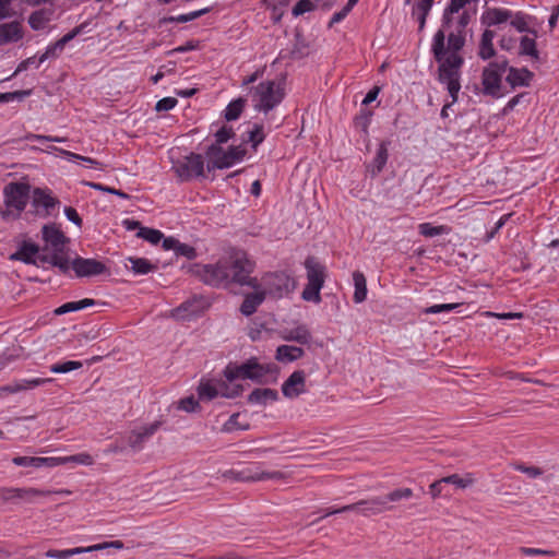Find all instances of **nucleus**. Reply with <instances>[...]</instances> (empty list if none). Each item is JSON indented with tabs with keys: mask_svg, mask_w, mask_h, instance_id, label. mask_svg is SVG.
<instances>
[{
	"mask_svg": "<svg viewBox=\"0 0 559 559\" xmlns=\"http://www.w3.org/2000/svg\"><path fill=\"white\" fill-rule=\"evenodd\" d=\"M465 46V34L451 32L445 36L444 28L436 32L432 38L431 52L438 62V81L447 85L453 102H457L461 90V68L464 58L459 53Z\"/></svg>",
	"mask_w": 559,
	"mask_h": 559,
	"instance_id": "obj_1",
	"label": "nucleus"
},
{
	"mask_svg": "<svg viewBox=\"0 0 559 559\" xmlns=\"http://www.w3.org/2000/svg\"><path fill=\"white\" fill-rule=\"evenodd\" d=\"M254 263L248 259L243 251H235L215 264L194 265L193 271L200 278L211 286H227L231 283L259 288L255 277H251Z\"/></svg>",
	"mask_w": 559,
	"mask_h": 559,
	"instance_id": "obj_2",
	"label": "nucleus"
},
{
	"mask_svg": "<svg viewBox=\"0 0 559 559\" xmlns=\"http://www.w3.org/2000/svg\"><path fill=\"white\" fill-rule=\"evenodd\" d=\"M278 371L275 364H260L257 357H251L241 365L229 362L224 370V376L228 381L248 379L259 384H265L269 382L267 376H272V382H275Z\"/></svg>",
	"mask_w": 559,
	"mask_h": 559,
	"instance_id": "obj_3",
	"label": "nucleus"
},
{
	"mask_svg": "<svg viewBox=\"0 0 559 559\" xmlns=\"http://www.w3.org/2000/svg\"><path fill=\"white\" fill-rule=\"evenodd\" d=\"M31 186L27 182L13 181L3 188L5 210H0L3 219L19 218L29 199Z\"/></svg>",
	"mask_w": 559,
	"mask_h": 559,
	"instance_id": "obj_4",
	"label": "nucleus"
},
{
	"mask_svg": "<svg viewBox=\"0 0 559 559\" xmlns=\"http://www.w3.org/2000/svg\"><path fill=\"white\" fill-rule=\"evenodd\" d=\"M480 2L487 5V0H450V3L443 11L442 27L450 28L453 23V15L462 10L456 22L455 32L465 34V28L477 13V7Z\"/></svg>",
	"mask_w": 559,
	"mask_h": 559,
	"instance_id": "obj_5",
	"label": "nucleus"
},
{
	"mask_svg": "<svg viewBox=\"0 0 559 559\" xmlns=\"http://www.w3.org/2000/svg\"><path fill=\"white\" fill-rule=\"evenodd\" d=\"M254 108L258 111L269 112L284 98V88L275 81H264L251 88Z\"/></svg>",
	"mask_w": 559,
	"mask_h": 559,
	"instance_id": "obj_6",
	"label": "nucleus"
},
{
	"mask_svg": "<svg viewBox=\"0 0 559 559\" xmlns=\"http://www.w3.org/2000/svg\"><path fill=\"white\" fill-rule=\"evenodd\" d=\"M413 496L411 488H397L383 496L372 497L370 499L360 500L361 514L364 516L377 515L393 510V502L402 499H408Z\"/></svg>",
	"mask_w": 559,
	"mask_h": 559,
	"instance_id": "obj_7",
	"label": "nucleus"
},
{
	"mask_svg": "<svg viewBox=\"0 0 559 559\" xmlns=\"http://www.w3.org/2000/svg\"><path fill=\"white\" fill-rule=\"evenodd\" d=\"M246 155V150L241 145L229 146L225 151L217 144L207 147L205 156L207 157V169H225L231 167L236 162L241 160Z\"/></svg>",
	"mask_w": 559,
	"mask_h": 559,
	"instance_id": "obj_8",
	"label": "nucleus"
},
{
	"mask_svg": "<svg viewBox=\"0 0 559 559\" xmlns=\"http://www.w3.org/2000/svg\"><path fill=\"white\" fill-rule=\"evenodd\" d=\"M508 60L493 61L488 64L483 71L481 83L484 87V94L492 97L500 95L501 78L508 69Z\"/></svg>",
	"mask_w": 559,
	"mask_h": 559,
	"instance_id": "obj_9",
	"label": "nucleus"
},
{
	"mask_svg": "<svg viewBox=\"0 0 559 559\" xmlns=\"http://www.w3.org/2000/svg\"><path fill=\"white\" fill-rule=\"evenodd\" d=\"M264 290L273 298H282L295 288L294 280L284 272L267 274L263 277Z\"/></svg>",
	"mask_w": 559,
	"mask_h": 559,
	"instance_id": "obj_10",
	"label": "nucleus"
},
{
	"mask_svg": "<svg viewBox=\"0 0 559 559\" xmlns=\"http://www.w3.org/2000/svg\"><path fill=\"white\" fill-rule=\"evenodd\" d=\"M174 169L178 177L188 181L193 177H199L204 175V160L201 154L191 153L186 156L182 160H178L174 166Z\"/></svg>",
	"mask_w": 559,
	"mask_h": 559,
	"instance_id": "obj_11",
	"label": "nucleus"
},
{
	"mask_svg": "<svg viewBox=\"0 0 559 559\" xmlns=\"http://www.w3.org/2000/svg\"><path fill=\"white\" fill-rule=\"evenodd\" d=\"M41 235L43 240L45 241L43 251L50 248L53 252L67 255L66 247L70 242V239L56 224L44 225L41 228Z\"/></svg>",
	"mask_w": 559,
	"mask_h": 559,
	"instance_id": "obj_12",
	"label": "nucleus"
},
{
	"mask_svg": "<svg viewBox=\"0 0 559 559\" xmlns=\"http://www.w3.org/2000/svg\"><path fill=\"white\" fill-rule=\"evenodd\" d=\"M59 204V200L47 189L35 188L32 195V206L35 215L48 217Z\"/></svg>",
	"mask_w": 559,
	"mask_h": 559,
	"instance_id": "obj_13",
	"label": "nucleus"
},
{
	"mask_svg": "<svg viewBox=\"0 0 559 559\" xmlns=\"http://www.w3.org/2000/svg\"><path fill=\"white\" fill-rule=\"evenodd\" d=\"M72 269L78 277H91L105 273L107 266L102 261L91 258L76 257L70 261Z\"/></svg>",
	"mask_w": 559,
	"mask_h": 559,
	"instance_id": "obj_14",
	"label": "nucleus"
},
{
	"mask_svg": "<svg viewBox=\"0 0 559 559\" xmlns=\"http://www.w3.org/2000/svg\"><path fill=\"white\" fill-rule=\"evenodd\" d=\"M306 391V373L304 370L294 371L282 384V393L287 399H295Z\"/></svg>",
	"mask_w": 559,
	"mask_h": 559,
	"instance_id": "obj_15",
	"label": "nucleus"
},
{
	"mask_svg": "<svg viewBox=\"0 0 559 559\" xmlns=\"http://www.w3.org/2000/svg\"><path fill=\"white\" fill-rule=\"evenodd\" d=\"M160 425L162 421L156 420L139 430H132L127 439L129 447L134 451L142 450L144 442L159 429Z\"/></svg>",
	"mask_w": 559,
	"mask_h": 559,
	"instance_id": "obj_16",
	"label": "nucleus"
},
{
	"mask_svg": "<svg viewBox=\"0 0 559 559\" xmlns=\"http://www.w3.org/2000/svg\"><path fill=\"white\" fill-rule=\"evenodd\" d=\"M38 252H40L38 245L29 240H23L16 251L10 254L9 259L11 261H21L25 264L36 265V255Z\"/></svg>",
	"mask_w": 559,
	"mask_h": 559,
	"instance_id": "obj_17",
	"label": "nucleus"
},
{
	"mask_svg": "<svg viewBox=\"0 0 559 559\" xmlns=\"http://www.w3.org/2000/svg\"><path fill=\"white\" fill-rule=\"evenodd\" d=\"M84 27H85V24H81V25L74 27L71 32H69L68 34L62 36L55 44L48 46L46 51L39 57L38 64H41L49 58H56L58 56V52L62 51L64 46L69 41H71L74 37H76L79 34H81Z\"/></svg>",
	"mask_w": 559,
	"mask_h": 559,
	"instance_id": "obj_18",
	"label": "nucleus"
},
{
	"mask_svg": "<svg viewBox=\"0 0 559 559\" xmlns=\"http://www.w3.org/2000/svg\"><path fill=\"white\" fill-rule=\"evenodd\" d=\"M307 270L308 284L313 288H322L324 284V266L321 265L313 257H308L305 261Z\"/></svg>",
	"mask_w": 559,
	"mask_h": 559,
	"instance_id": "obj_19",
	"label": "nucleus"
},
{
	"mask_svg": "<svg viewBox=\"0 0 559 559\" xmlns=\"http://www.w3.org/2000/svg\"><path fill=\"white\" fill-rule=\"evenodd\" d=\"M23 36V28L19 21L0 24V46L17 43Z\"/></svg>",
	"mask_w": 559,
	"mask_h": 559,
	"instance_id": "obj_20",
	"label": "nucleus"
},
{
	"mask_svg": "<svg viewBox=\"0 0 559 559\" xmlns=\"http://www.w3.org/2000/svg\"><path fill=\"white\" fill-rule=\"evenodd\" d=\"M15 495H14V502H17L20 500L26 501V502H33L34 498L36 497H46L50 495H70L71 492L67 489L61 490H39L36 488H15Z\"/></svg>",
	"mask_w": 559,
	"mask_h": 559,
	"instance_id": "obj_21",
	"label": "nucleus"
},
{
	"mask_svg": "<svg viewBox=\"0 0 559 559\" xmlns=\"http://www.w3.org/2000/svg\"><path fill=\"white\" fill-rule=\"evenodd\" d=\"M254 289L255 292L249 293L245 296L239 309L240 312L246 317L253 314L258 307L264 301L266 296V292L258 290V288Z\"/></svg>",
	"mask_w": 559,
	"mask_h": 559,
	"instance_id": "obj_22",
	"label": "nucleus"
},
{
	"mask_svg": "<svg viewBox=\"0 0 559 559\" xmlns=\"http://www.w3.org/2000/svg\"><path fill=\"white\" fill-rule=\"evenodd\" d=\"M37 261L41 263H48L55 267H58L62 274H67L70 270V260L68 255H61L53 251L51 254L38 252V254L36 255V262Z\"/></svg>",
	"mask_w": 559,
	"mask_h": 559,
	"instance_id": "obj_23",
	"label": "nucleus"
},
{
	"mask_svg": "<svg viewBox=\"0 0 559 559\" xmlns=\"http://www.w3.org/2000/svg\"><path fill=\"white\" fill-rule=\"evenodd\" d=\"M509 71L507 76V82L512 86H528L531 80L533 79L534 74L526 68L516 69L513 67H510L507 69Z\"/></svg>",
	"mask_w": 559,
	"mask_h": 559,
	"instance_id": "obj_24",
	"label": "nucleus"
},
{
	"mask_svg": "<svg viewBox=\"0 0 559 559\" xmlns=\"http://www.w3.org/2000/svg\"><path fill=\"white\" fill-rule=\"evenodd\" d=\"M94 305L105 307L107 304L104 301H96L91 298H84L79 301H69V302L61 305L60 307H58L55 310V314L61 316V314H66L69 312L79 311V310L85 309V308L94 306Z\"/></svg>",
	"mask_w": 559,
	"mask_h": 559,
	"instance_id": "obj_25",
	"label": "nucleus"
},
{
	"mask_svg": "<svg viewBox=\"0 0 559 559\" xmlns=\"http://www.w3.org/2000/svg\"><path fill=\"white\" fill-rule=\"evenodd\" d=\"M282 337L287 342H296L301 345L309 344L312 338L309 329L305 324H300L295 329L285 330Z\"/></svg>",
	"mask_w": 559,
	"mask_h": 559,
	"instance_id": "obj_26",
	"label": "nucleus"
},
{
	"mask_svg": "<svg viewBox=\"0 0 559 559\" xmlns=\"http://www.w3.org/2000/svg\"><path fill=\"white\" fill-rule=\"evenodd\" d=\"M305 355L301 347L292 345H280L276 348L275 359L281 362H293L300 359Z\"/></svg>",
	"mask_w": 559,
	"mask_h": 559,
	"instance_id": "obj_27",
	"label": "nucleus"
},
{
	"mask_svg": "<svg viewBox=\"0 0 559 559\" xmlns=\"http://www.w3.org/2000/svg\"><path fill=\"white\" fill-rule=\"evenodd\" d=\"M512 17V12L509 10L492 8L488 9L481 16L483 24L493 26L502 24Z\"/></svg>",
	"mask_w": 559,
	"mask_h": 559,
	"instance_id": "obj_28",
	"label": "nucleus"
},
{
	"mask_svg": "<svg viewBox=\"0 0 559 559\" xmlns=\"http://www.w3.org/2000/svg\"><path fill=\"white\" fill-rule=\"evenodd\" d=\"M51 379H41V378H35L32 380H23L21 382L10 383L2 388H0V394H13L17 393L20 391L26 390L28 388H35L41 384H45L47 382H50Z\"/></svg>",
	"mask_w": 559,
	"mask_h": 559,
	"instance_id": "obj_29",
	"label": "nucleus"
},
{
	"mask_svg": "<svg viewBox=\"0 0 559 559\" xmlns=\"http://www.w3.org/2000/svg\"><path fill=\"white\" fill-rule=\"evenodd\" d=\"M496 33L491 29H485L481 34L478 56L483 60H488L496 56V50L493 48L492 40L495 38Z\"/></svg>",
	"mask_w": 559,
	"mask_h": 559,
	"instance_id": "obj_30",
	"label": "nucleus"
},
{
	"mask_svg": "<svg viewBox=\"0 0 559 559\" xmlns=\"http://www.w3.org/2000/svg\"><path fill=\"white\" fill-rule=\"evenodd\" d=\"M278 399V393L274 389H254L248 395V402L251 404H266L267 401H276Z\"/></svg>",
	"mask_w": 559,
	"mask_h": 559,
	"instance_id": "obj_31",
	"label": "nucleus"
},
{
	"mask_svg": "<svg viewBox=\"0 0 559 559\" xmlns=\"http://www.w3.org/2000/svg\"><path fill=\"white\" fill-rule=\"evenodd\" d=\"M53 11L51 9H40L34 11L28 16V24L34 31H39L51 20Z\"/></svg>",
	"mask_w": 559,
	"mask_h": 559,
	"instance_id": "obj_32",
	"label": "nucleus"
},
{
	"mask_svg": "<svg viewBox=\"0 0 559 559\" xmlns=\"http://www.w3.org/2000/svg\"><path fill=\"white\" fill-rule=\"evenodd\" d=\"M390 142L389 141H382L379 145L378 152L376 154V157L373 158L372 165H371V174L372 176H377L380 174L388 160V146Z\"/></svg>",
	"mask_w": 559,
	"mask_h": 559,
	"instance_id": "obj_33",
	"label": "nucleus"
},
{
	"mask_svg": "<svg viewBox=\"0 0 559 559\" xmlns=\"http://www.w3.org/2000/svg\"><path fill=\"white\" fill-rule=\"evenodd\" d=\"M353 280L355 285V293H354V301L356 304H361L367 298V281L365 275L360 271H355L353 273Z\"/></svg>",
	"mask_w": 559,
	"mask_h": 559,
	"instance_id": "obj_34",
	"label": "nucleus"
},
{
	"mask_svg": "<svg viewBox=\"0 0 559 559\" xmlns=\"http://www.w3.org/2000/svg\"><path fill=\"white\" fill-rule=\"evenodd\" d=\"M224 477L238 480V481H259V468H245L241 471H227L224 473Z\"/></svg>",
	"mask_w": 559,
	"mask_h": 559,
	"instance_id": "obj_35",
	"label": "nucleus"
},
{
	"mask_svg": "<svg viewBox=\"0 0 559 559\" xmlns=\"http://www.w3.org/2000/svg\"><path fill=\"white\" fill-rule=\"evenodd\" d=\"M309 55V44L299 29L295 32V44L290 50L294 59H301Z\"/></svg>",
	"mask_w": 559,
	"mask_h": 559,
	"instance_id": "obj_36",
	"label": "nucleus"
},
{
	"mask_svg": "<svg viewBox=\"0 0 559 559\" xmlns=\"http://www.w3.org/2000/svg\"><path fill=\"white\" fill-rule=\"evenodd\" d=\"M247 99L239 97L233 102H230L226 109H225V119L227 121H234L237 120L241 112L243 111V108L246 106Z\"/></svg>",
	"mask_w": 559,
	"mask_h": 559,
	"instance_id": "obj_37",
	"label": "nucleus"
},
{
	"mask_svg": "<svg viewBox=\"0 0 559 559\" xmlns=\"http://www.w3.org/2000/svg\"><path fill=\"white\" fill-rule=\"evenodd\" d=\"M128 261L131 264V270L138 275H144L156 270V265L144 258L131 257Z\"/></svg>",
	"mask_w": 559,
	"mask_h": 559,
	"instance_id": "obj_38",
	"label": "nucleus"
},
{
	"mask_svg": "<svg viewBox=\"0 0 559 559\" xmlns=\"http://www.w3.org/2000/svg\"><path fill=\"white\" fill-rule=\"evenodd\" d=\"M520 56H528L533 59L539 58V52L536 48L535 38H530L527 36H523L520 40Z\"/></svg>",
	"mask_w": 559,
	"mask_h": 559,
	"instance_id": "obj_39",
	"label": "nucleus"
},
{
	"mask_svg": "<svg viewBox=\"0 0 559 559\" xmlns=\"http://www.w3.org/2000/svg\"><path fill=\"white\" fill-rule=\"evenodd\" d=\"M530 16H527L526 14L522 13V12H516L515 14L512 13V17H511V25L519 32H527V33H531L533 34L535 37L537 36V33L535 29H532L528 27V22H527V19Z\"/></svg>",
	"mask_w": 559,
	"mask_h": 559,
	"instance_id": "obj_40",
	"label": "nucleus"
},
{
	"mask_svg": "<svg viewBox=\"0 0 559 559\" xmlns=\"http://www.w3.org/2000/svg\"><path fill=\"white\" fill-rule=\"evenodd\" d=\"M265 134L263 131V126L259 123H254L253 128L248 131V139L243 140V142H250L252 144L253 150H257L258 145L264 141Z\"/></svg>",
	"mask_w": 559,
	"mask_h": 559,
	"instance_id": "obj_41",
	"label": "nucleus"
},
{
	"mask_svg": "<svg viewBox=\"0 0 559 559\" xmlns=\"http://www.w3.org/2000/svg\"><path fill=\"white\" fill-rule=\"evenodd\" d=\"M138 237L157 245L163 239V233L154 228L143 227L138 231Z\"/></svg>",
	"mask_w": 559,
	"mask_h": 559,
	"instance_id": "obj_42",
	"label": "nucleus"
},
{
	"mask_svg": "<svg viewBox=\"0 0 559 559\" xmlns=\"http://www.w3.org/2000/svg\"><path fill=\"white\" fill-rule=\"evenodd\" d=\"M32 94V90L14 91L0 93V103H9L13 100L22 102Z\"/></svg>",
	"mask_w": 559,
	"mask_h": 559,
	"instance_id": "obj_43",
	"label": "nucleus"
},
{
	"mask_svg": "<svg viewBox=\"0 0 559 559\" xmlns=\"http://www.w3.org/2000/svg\"><path fill=\"white\" fill-rule=\"evenodd\" d=\"M198 394L201 400L210 401L215 399L219 394V392L210 382H201L198 386Z\"/></svg>",
	"mask_w": 559,
	"mask_h": 559,
	"instance_id": "obj_44",
	"label": "nucleus"
},
{
	"mask_svg": "<svg viewBox=\"0 0 559 559\" xmlns=\"http://www.w3.org/2000/svg\"><path fill=\"white\" fill-rule=\"evenodd\" d=\"M82 367L81 361L68 360L60 364H55L50 367V371L53 373H67L72 370L80 369Z\"/></svg>",
	"mask_w": 559,
	"mask_h": 559,
	"instance_id": "obj_45",
	"label": "nucleus"
},
{
	"mask_svg": "<svg viewBox=\"0 0 559 559\" xmlns=\"http://www.w3.org/2000/svg\"><path fill=\"white\" fill-rule=\"evenodd\" d=\"M448 228L443 225L432 226L429 223H423L419 225V233L425 237H435L447 233Z\"/></svg>",
	"mask_w": 559,
	"mask_h": 559,
	"instance_id": "obj_46",
	"label": "nucleus"
},
{
	"mask_svg": "<svg viewBox=\"0 0 559 559\" xmlns=\"http://www.w3.org/2000/svg\"><path fill=\"white\" fill-rule=\"evenodd\" d=\"M441 481L444 484H451V485H454L456 486L457 488H466L468 486H471L473 484V478L468 477V478H462L460 475L457 474H452V475H449V476H445V477H442L441 478Z\"/></svg>",
	"mask_w": 559,
	"mask_h": 559,
	"instance_id": "obj_47",
	"label": "nucleus"
},
{
	"mask_svg": "<svg viewBox=\"0 0 559 559\" xmlns=\"http://www.w3.org/2000/svg\"><path fill=\"white\" fill-rule=\"evenodd\" d=\"M320 290L321 288H313L312 285L307 284L302 290L301 297L306 301H313L319 304L321 301Z\"/></svg>",
	"mask_w": 559,
	"mask_h": 559,
	"instance_id": "obj_48",
	"label": "nucleus"
},
{
	"mask_svg": "<svg viewBox=\"0 0 559 559\" xmlns=\"http://www.w3.org/2000/svg\"><path fill=\"white\" fill-rule=\"evenodd\" d=\"M235 135L234 129L231 127L223 126L216 133H215V143L218 146L226 143L229 139H231Z\"/></svg>",
	"mask_w": 559,
	"mask_h": 559,
	"instance_id": "obj_49",
	"label": "nucleus"
},
{
	"mask_svg": "<svg viewBox=\"0 0 559 559\" xmlns=\"http://www.w3.org/2000/svg\"><path fill=\"white\" fill-rule=\"evenodd\" d=\"M175 254L177 257H185L189 260H193L197 257L195 248L187 243L178 242Z\"/></svg>",
	"mask_w": 559,
	"mask_h": 559,
	"instance_id": "obj_50",
	"label": "nucleus"
},
{
	"mask_svg": "<svg viewBox=\"0 0 559 559\" xmlns=\"http://www.w3.org/2000/svg\"><path fill=\"white\" fill-rule=\"evenodd\" d=\"M316 9V4L311 0H299L295 7L293 8V15L298 16L304 13L313 11Z\"/></svg>",
	"mask_w": 559,
	"mask_h": 559,
	"instance_id": "obj_51",
	"label": "nucleus"
},
{
	"mask_svg": "<svg viewBox=\"0 0 559 559\" xmlns=\"http://www.w3.org/2000/svg\"><path fill=\"white\" fill-rule=\"evenodd\" d=\"M178 408L186 411L188 413H192L200 408V404H199L198 400H195L194 396L191 395V396L181 399L178 403Z\"/></svg>",
	"mask_w": 559,
	"mask_h": 559,
	"instance_id": "obj_52",
	"label": "nucleus"
},
{
	"mask_svg": "<svg viewBox=\"0 0 559 559\" xmlns=\"http://www.w3.org/2000/svg\"><path fill=\"white\" fill-rule=\"evenodd\" d=\"M461 304L453 302V304H442V305H433L430 307H427L424 312L427 314H436L443 311H451L455 308H457Z\"/></svg>",
	"mask_w": 559,
	"mask_h": 559,
	"instance_id": "obj_53",
	"label": "nucleus"
},
{
	"mask_svg": "<svg viewBox=\"0 0 559 559\" xmlns=\"http://www.w3.org/2000/svg\"><path fill=\"white\" fill-rule=\"evenodd\" d=\"M372 112L369 110H361L360 115L356 117L355 122L357 126L361 127V130L367 134L368 128L371 121Z\"/></svg>",
	"mask_w": 559,
	"mask_h": 559,
	"instance_id": "obj_54",
	"label": "nucleus"
},
{
	"mask_svg": "<svg viewBox=\"0 0 559 559\" xmlns=\"http://www.w3.org/2000/svg\"><path fill=\"white\" fill-rule=\"evenodd\" d=\"M60 154L69 157V158H73V159H79V160H82V162H85L90 165H93V166H99L100 163L96 159H93L91 157H86V156H82V155H79L76 153H73V152H70V151H67V150H63V148H56Z\"/></svg>",
	"mask_w": 559,
	"mask_h": 559,
	"instance_id": "obj_55",
	"label": "nucleus"
},
{
	"mask_svg": "<svg viewBox=\"0 0 559 559\" xmlns=\"http://www.w3.org/2000/svg\"><path fill=\"white\" fill-rule=\"evenodd\" d=\"M209 12H210V8H204V9L193 11V12H190L187 14L177 15L176 20L178 21V23H187V22L193 21Z\"/></svg>",
	"mask_w": 559,
	"mask_h": 559,
	"instance_id": "obj_56",
	"label": "nucleus"
},
{
	"mask_svg": "<svg viewBox=\"0 0 559 559\" xmlns=\"http://www.w3.org/2000/svg\"><path fill=\"white\" fill-rule=\"evenodd\" d=\"M177 99L174 97H164L159 99L155 105L156 111H168L177 105Z\"/></svg>",
	"mask_w": 559,
	"mask_h": 559,
	"instance_id": "obj_57",
	"label": "nucleus"
},
{
	"mask_svg": "<svg viewBox=\"0 0 559 559\" xmlns=\"http://www.w3.org/2000/svg\"><path fill=\"white\" fill-rule=\"evenodd\" d=\"M12 462L17 466H32L38 468V456H15Z\"/></svg>",
	"mask_w": 559,
	"mask_h": 559,
	"instance_id": "obj_58",
	"label": "nucleus"
},
{
	"mask_svg": "<svg viewBox=\"0 0 559 559\" xmlns=\"http://www.w3.org/2000/svg\"><path fill=\"white\" fill-rule=\"evenodd\" d=\"M432 8V3L428 2V0H420L417 4L413 7L412 15L416 14L428 15Z\"/></svg>",
	"mask_w": 559,
	"mask_h": 559,
	"instance_id": "obj_59",
	"label": "nucleus"
},
{
	"mask_svg": "<svg viewBox=\"0 0 559 559\" xmlns=\"http://www.w3.org/2000/svg\"><path fill=\"white\" fill-rule=\"evenodd\" d=\"M12 0H0V21L12 17L15 12L11 9Z\"/></svg>",
	"mask_w": 559,
	"mask_h": 559,
	"instance_id": "obj_60",
	"label": "nucleus"
},
{
	"mask_svg": "<svg viewBox=\"0 0 559 559\" xmlns=\"http://www.w3.org/2000/svg\"><path fill=\"white\" fill-rule=\"evenodd\" d=\"M224 391L221 392V395L226 399H234L239 396L243 390L241 384H236L234 386L224 385Z\"/></svg>",
	"mask_w": 559,
	"mask_h": 559,
	"instance_id": "obj_61",
	"label": "nucleus"
},
{
	"mask_svg": "<svg viewBox=\"0 0 559 559\" xmlns=\"http://www.w3.org/2000/svg\"><path fill=\"white\" fill-rule=\"evenodd\" d=\"M66 461H67V459H60V457H38V468L44 467V466L55 467V466L62 464Z\"/></svg>",
	"mask_w": 559,
	"mask_h": 559,
	"instance_id": "obj_62",
	"label": "nucleus"
},
{
	"mask_svg": "<svg viewBox=\"0 0 559 559\" xmlns=\"http://www.w3.org/2000/svg\"><path fill=\"white\" fill-rule=\"evenodd\" d=\"M64 214H66L67 218L70 222H72L73 224H75L78 227L82 226L83 221L74 207L66 206Z\"/></svg>",
	"mask_w": 559,
	"mask_h": 559,
	"instance_id": "obj_63",
	"label": "nucleus"
},
{
	"mask_svg": "<svg viewBox=\"0 0 559 559\" xmlns=\"http://www.w3.org/2000/svg\"><path fill=\"white\" fill-rule=\"evenodd\" d=\"M259 476H260V480H266V479L280 480V479L286 478V475L280 471H273V472L259 471Z\"/></svg>",
	"mask_w": 559,
	"mask_h": 559,
	"instance_id": "obj_64",
	"label": "nucleus"
}]
</instances>
